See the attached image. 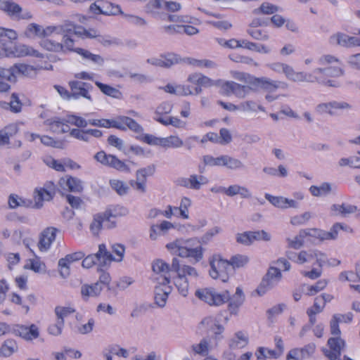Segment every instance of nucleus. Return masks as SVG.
I'll use <instances>...</instances> for the list:
<instances>
[{
	"mask_svg": "<svg viewBox=\"0 0 360 360\" xmlns=\"http://www.w3.org/2000/svg\"><path fill=\"white\" fill-rule=\"evenodd\" d=\"M152 269L156 274L155 280L158 285L155 288V301L160 307L166 304L168 295L172 291L169 285L171 278L178 290L184 297L187 296L189 290V281L198 276L196 269L189 265H181L177 258L172 259L170 266L162 259H156L153 262Z\"/></svg>",
	"mask_w": 360,
	"mask_h": 360,
	"instance_id": "nucleus-1",
	"label": "nucleus"
},
{
	"mask_svg": "<svg viewBox=\"0 0 360 360\" xmlns=\"http://www.w3.org/2000/svg\"><path fill=\"white\" fill-rule=\"evenodd\" d=\"M319 63L326 67L316 68L311 72H296L292 67L283 63H274L271 68L274 70H282L286 78L294 82L318 83L326 86L338 87L340 82L336 79L345 73L340 59L332 55H323L319 58Z\"/></svg>",
	"mask_w": 360,
	"mask_h": 360,
	"instance_id": "nucleus-2",
	"label": "nucleus"
},
{
	"mask_svg": "<svg viewBox=\"0 0 360 360\" xmlns=\"http://www.w3.org/2000/svg\"><path fill=\"white\" fill-rule=\"evenodd\" d=\"M353 319V314H335L330 321V333L331 337L328 339L326 346L323 348L324 356L329 360H340L342 352L346 349L347 343L341 337L340 323L342 322L349 323Z\"/></svg>",
	"mask_w": 360,
	"mask_h": 360,
	"instance_id": "nucleus-3",
	"label": "nucleus"
},
{
	"mask_svg": "<svg viewBox=\"0 0 360 360\" xmlns=\"http://www.w3.org/2000/svg\"><path fill=\"white\" fill-rule=\"evenodd\" d=\"M340 230H344V226L340 223L335 224L329 231L319 229H302L293 239H287L288 248L298 250L304 245L306 240L315 243L324 240H335Z\"/></svg>",
	"mask_w": 360,
	"mask_h": 360,
	"instance_id": "nucleus-4",
	"label": "nucleus"
},
{
	"mask_svg": "<svg viewBox=\"0 0 360 360\" xmlns=\"http://www.w3.org/2000/svg\"><path fill=\"white\" fill-rule=\"evenodd\" d=\"M17 39L18 34L14 30L0 27V48L6 57L20 58L32 56L41 58H44L37 51L25 44L14 45L12 47L6 46L7 43L13 42Z\"/></svg>",
	"mask_w": 360,
	"mask_h": 360,
	"instance_id": "nucleus-5",
	"label": "nucleus"
},
{
	"mask_svg": "<svg viewBox=\"0 0 360 360\" xmlns=\"http://www.w3.org/2000/svg\"><path fill=\"white\" fill-rule=\"evenodd\" d=\"M168 250L174 255L184 258H192L199 262L203 257L202 244L196 238L187 240L176 239L166 245Z\"/></svg>",
	"mask_w": 360,
	"mask_h": 360,
	"instance_id": "nucleus-6",
	"label": "nucleus"
},
{
	"mask_svg": "<svg viewBox=\"0 0 360 360\" xmlns=\"http://www.w3.org/2000/svg\"><path fill=\"white\" fill-rule=\"evenodd\" d=\"M89 124L105 129L115 128L121 131H126L129 129L136 133H140L143 131L141 126L134 120L122 115L112 119L91 117L89 118Z\"/></svg>",
	"mask_w": 360,
	"mask_h": 360,
	"instance_id": "nucleus-7",
	"label": "nucleus"
},
{
	"mask_svg": "<svg viewBox=\"0 0 360 360\" xmlns=\"http://www.w3.org/2000/svg\"><path fill=\"white\" fill-rule=\"evenodd\" d=\"M276 264L279 268L270 266L261 283L257 287L256 291L259 295H264L281 279L282 274L281 270L289 271L291 266L290 262L283 257L278 259Z\"/></svg>",
	"mask_w": 360,
	"mask_h": 360,
	"instance_id": "nucleus-8",
	"label": "nucleus"
},
{
	"mask_svg": "<svg viewBox=\"0 0 360 360\" xmlns=\"http://www.w3.org/2000/svg\"><path fill=\"white\" fill-rule=\"evenodd\" d=\"M286 255L292 262L308 267L317 265L321 268L327 259L326 254L318 250H300L298 252H288Z\"/></svg>",
	"mask_w": 360,
	"mask_h": 360,
	"instance_id": "nucleus-9",
	"label": "nucleus"
},
{
	"mask_svg": "<svg viewBox=\"0 0 360 360\" xmlns=\"http://www.w3.org/2000/svg\"><path fill=\"white\" fill-rule=\"evenodd\" d=\"M187 84H181L183 96L198 95L202 92V88H208L214 85V82L208 77L200 73H193L187 78Z\"/></svg>",
	"mask_w": 360,
	"mask_h": 360,
	"instance_id": "nucleus-10",
	"label": "nucleus"
},
{
	"mask_svg": "<svg viewBox=\"0 0 360 360\" xmlns=\"http://www.w3.org/2000/svg\"><path fill=\"white\" fill-rule=\"evenodd\" d=\"M253 81L251 82L252 86L255 88V91L263 90L267 94L265 96L268 101H272L278 97L276 92L279 89H285L287 84L277 80H273L266 77H257L253 75L252 78Z\"/></svg>",
	"mask_w": 360,
	"mask_h": 360,
	"instance_id": "nucleus-11",
	"label": "nucleus"
},
{
	"mask_svg": "<svg viewBox=\"0 0 360 360\" xmlns=\"http://www.w3.org/2000/svg\"><path fill=\"white\" fill-rule=\"evenodd\" d=\"M195 296L210 306H221L230 300V292L228 290L217 292L213 288H205L195 291Z\"/></svg>",
	"mask_w": 360,
	"mask_h": 360,
	"instance_id": "nucleus-12",
	"label": "nucleus"
},
{
	"mask_svg": "<svg viewBox=\"0 0 360 360\" xmlns=\"http://www.w3.org/2000/svg\"><path fill=\"white\" fill-rule=\"evenodd\" d=\"M210 275L214 279L226 282L229 276L233 274L229 261L224 259L220 255H214L210 261Z\"/></svg>",
	"mask_w": 360,
	"mask_h": 360,
	"instance_id": "nucleus-13",
	"label": "nucleus"
},
{
	"mask_svg": "<svg viewBox=\"0 0 360 360\" xmlns=\"http://www.w3.org/2000/svg\"><path fill=\"white\" fill-rule=\"evenodd\" d=\"M42 69H49V67L42 64H38L34 67L24 63H16L9 69H5V74L1 75V78H6L10 82H15L18 77H32L36 75L37 70Z\"/></svg>",
	"mask_w": 360,
	"mask_h": 360,
	"instance_id": "nucleus-14",
	"label": "nucleus"
},
{
	"mask_svg": "<svg viewBox=\"0 0 360 360\" xmlns=\"http://www.w3.org/2000/svg\"><path fill=\"white\" fill-rule=\"evenodd\" d=\"M231 76L236 80L243 82L245 85L236 83L235 88L234 95L239 98H243L247 96L250 91H255V88L252 86V82L253 75L248 72L231 71Z\"/></svg>",
	"mask_w": 360,
	"mask_h": 360,
	"instance_id": "nucleus-15",
	"label": "nucleus"
},
{
	"mask_svg": "<svg viewBox=\"0 0 360 360\" xmlns=\"http://www.w3.org/2000/svg\"><path fill=\"white\" fill-rule=\"evenodd\" d=\"M116 215L112 213L111 210H107L104 212L94 214L89 226L91 232L93 235L98 236L105 223H111V224H106L108 228L114 227L115 225L114 219Z\"/></svg>",
	"mask_w": 360,
	"mask_h": 360,
	"instance_id": "nucleus-16",
	"label": "nucleus"
},
{
	"mask_svg": "<svg viewBox=\"0 0 360 360\" xmlns=\"http://www.w3.org/2000/svg\"><path fill=\"white\" fill-rule=\"evenodd\" d=\"M68 86L72 91L73 100L84 98L92 101L91 91L93 89V86L90 83L74 79L68 82Z\"/></svg>",
	"mask_w": 360,
	"mask_h": 360,
	"instance_id": "nucleus-17",
	"label": "nucleus"
},
{
	"mask_svg": "<svg viewBox=\"0 0 360 360\" xmlns=\"http://www.w3.org/2000/svg\"><path fill=\"white\" fill-rule=\"evenodd\" d=\"M94 158L101 164L112 167L119 171L128 172L129 170V167L123 161L119 160L115 155L107 154L103 150L96 153Z\"/></svg>",
	"mask_w": 360,
	"mask_h": 360,
	"instance_id": "nucleus-18",
	"label": "nucleus"
},
{
	"mask_svg": "<svg viewBox=\"0 0 360 360\" xmlns=\"http://www.w3.org/2000/svg\"><path fill=\"white\" fill-rule=\"evenodd\" d=\"M191 201L189 198L184 197L181 199L180 206L174 207L168 205L167 208L162 212V214L167 218H171L172 216L184 219H188V208L191 207Z\"/></svg>",
	"mask_w": 360,
	"mask_h": 360,
	"instance_id": "nucleus-19",
	"label": "nucleus"
},
{
	"mask_svg": "<svg viewBox=\"0 0 360 360\" xmlns=\"http://www.w3.org/2000/svg\"><path fill=\"white\" fill-rule=\"evenodd\" d=\"M147 7L151 12L158 13L163 11L174 13L181 10V5L174 1L151 0L148 3Z\"/></svg>",
	"mask_w": 360,
	"mask_h": 360,
	"instance_id": "nucleus-20",
	"label": "nucleus"
},
{
	"mask_svg": "<svg viewBox=\"0 0 360 360\" xmlns=\"http://www.w3.org/2000/svg\"><path fill=\"white\" fill-rule=\"evenodd\" d=\"M271 239L270 235L265 231H245L238 233L236 241L240 244L250 245L255 240L269 241Z\"/></svg>",
	"mask_w": 360,
	"mask_h": 360,
	"instance_id": "nucleus-21",
	"label": "nucleus"
},
{
	"mask_svg": "<svg viewBox=\"0 0 360 360\" xmlns=\"http://www.w3.org/2000/svg\"><path fill=\"white\" fill-rule=\"evenodd\" d=\"M56 186L51 182L49 181L43 188H37L34 191V198L37 207L42 206L43 202L49 201L53 199L56 194Z\"/></svg>",
	"mask_w": 360,
	"mask_h": 360,
	"instance_id": "nucleus-22",
	"label": "nucleus"
},
{
	"mask_svg": "<svg viewBox=\"0 0 360 360\" xmlns=\"http://www.w3.org/2000/svg\"><path fill=\"white\" fill-rule=\"evenodd\" d=\"M58 231V230L53 226L47 227L42 231L39 235L37 243V247L40 252H46L50 249L56 240Z\"/></svg>",
	"mask_w": 360,
	"mask_h": 360,
	"instance_id": "nucleus-23",
	"label": "nucleus"
},
{
	"mask_svg": "<svg viewBox=\"0 0 360 360\" xmlns=\"http://www.w3.org/2000/svg\"><path fill=\"white\" fill-rule=\"evenodd\" d=\"M85 253L82 251L75 252L66 255L58 261L60 274L63 277H67L70 272V265L75 262L79 261L84 258Z\"/></svg>",
	"mask_w": 360,
	"mask_h": 360,
	"instance_id": "nucleus-24",
	"label": "nucleus"
},
{
	"mask_svg": "<svg viewBox=\"0 0 360 360\" xmlns=\"http://www.w3.org/2000/svg\"><path fill=\"white\" fill-rule=\"evenodd\" d=\"M0 10L6 13L10 17H15L18 19H30L32 18V15L30 12L21 14L22 8L21 6L11 1V0H2L0 1Z\"/></svg>",
	"mask_w": 360,
	"mask_h": 360,
	"instance_id": "nucleus-25",
	"label": "nucleus"
},
{
	"mask_svg": "<svg viewBox=\"0 0 360 360\" xmlns=\"http://www.w3.org/2000/svg\"><path fill=\"white\" fill-rule=\"evenodd\" d=\"M13 332L15 335L26 340H32L37 338L39 335V328L34 324H32L30 326L16 325L14 326Z\"/></svg>",
	"mask_w": 360,
	"mask_h": 360,
	"instance_id": "nucleus-26",
	"label": "nucleus"
},
{
	"mask_svg": "<svg viewBox=\"0 0 360 360\" xmlns=\"http://www.w3.org/2000/svg\"><path fill=\"white\" fill-rule=\"evenodd\" d=\"M44 124L47 126L50 131L56 134L67 133L69 132L70 129L68 122L58 117H53L46 119L44 122Z\"/></svg>",
	"mask_w": 360,
	"mask_h": 360,
	"instance_id": "nucleus-27",
	"label": "nucleus"
},
{
	"mask_svg": "<svg viewBox=\"0 0 360 360\" xmlns=\"http://www.w3.org/2000/svg\"><path fill=\"white\" fill-rule=\"evenodd\" d=\"M58 184L63 190L69 192L81 193L83 190L82 181L71 176L60 178Z\"/></svg>",
	"mask_w": 360,
	"mask_h": 360,
	"instance_id": "nucleus-28",
	"label": "nucleus"
},
{
	"mask_svg": "<svg viewBox=\"0 0 360 360\" xmlns=\"http://www.w3.org/2000/svg\"><path fill=\"white\" fill-rule=\"evenodd\" d=\"M207 180L203 176H198L195 174L191 175L188 178H180L177 180L178 185L186 188L198 190L202 184H207Z\"/></svg>",
	"mask_w": 360,
	"mask_h": 360,
	"instance_id": "nucleus-29",
	"label": "nucleus"
},
{
	"mask_svg": "<svg viewBox=\"0 0 360 360\" xmlns=\"http://www.w3.org/2000/svg\"><path fill=\"white\" fill-rule=\"evenodd\" d=\"M265 198L278 208L287 209L297 207V203L295 200H290L282 196H274L269 193H266Z\"/></svg>",
	"mask_w": 360,
	"mask_h": 360,
	"instance_id": "nucleus-30",
	"label": "nucleus"
},
{
	"mask_svg": "<svg viewBox=\"0 0 360 360\" xmlns=\"http://www.w3.org/2000/svg\"><path fill=\"white\" fill-rule=\"evenodd\" d=\"M259 20H253L247 30L248 34L257 40H267L269 39V32L265 28L259 27Z\"/></svg>",
	"mask_w": 360,
	"mask_h": 360,
	"instance_id": "nucleus-31",
	"label": "nucleus"
},
{
	"mask_svg": "<svg viewBox=\"0 0 360 360\" xmlns=\"http://www.w3.org/2000/svg\"><path fill=\"white\" fill-rule=\"evenodd\" d=\"M75 53L79 56L83 61L86 63L95 65H102L104 63V58L101 55L93 53L86 49L78 47L75 50Z\"/></svg>",
	"mask_w": 360,
	"mask_h": 360,
	"instance_id": "nucleus-32",
	"label": "nucleus"
},
{
	"mask_svg": "<svg viewBox=\"0 0 360 360\" xmlns=\"http://www.w3.org/2000/svg\"><path fill=\"white\" fill-rule=\"evenodd\" d=\"M19 132L16 123H11L0 130V146L10 143V139L15 137Z\"/></svg>",
	"mask_w": 360,
	"mask_h": 360,
	"instance_id": "nucleus-33",
	"label": "nucleus"
},
{
	"mask_svg": "<svg viewBox=\"0 0 360 360\" xmlns=\"http://www.w3.org/2000/svg\"><path fill=\"white\" fill-rule=\"evenodd\" d=\"M27 139L30 141H34L36 139H40L41 143L46 146H50L56 148H63L64 147V142L61 140H56L49 136H39L34 133H29L27 134Z\"/></svg>",
	"mask_w": 360,
	"mask_h": 360,
	"instance_id": "nucleus-34",
	"label": "nucleus"
},
{
	"mask_svg": "<svg viewBox=\"0 0 360 360\" xmlns=\"http://www.w3.org/2000/svg\"><path fill=\"white\" fill-rule=\"evenodd\" d=\"M249 342V337L245 331L236 332L233 337L229 341V346L231 349H242L245 347Z\"/></svg>",
	"mask_w": 360,
	"mask_h": 360,
	"instance_id": "nucleus-35",
	"label": "nucleus"
},
{
	"mask_svg": "<svg viewBox=\"0 0 360 360\" xmlns=\"http://www.w3.org/2000/svg\"><path fill=\"white\" fill-rule=\"evenodd\" d=\"M245 296L242 289L238 287L233 296L230 295V300L228 301V309L231 314H237L239 307L243 304Z\"/></svg>",
	"mask_w": 360,
	"mask_h": 360,
	"instance_id": "nucleus-36",
	"label": "nucleus"
},
{
	"mask_svg": "<svg viewBox=\"0 0 360 360\" xmlns=\"http://www.w3.org/2000/svg\"><path fill=\"white\" fill-rule=\"evenodd\" d=\"M97 2L101 3L102 11L103 15H124L120 5L112 3L107 0H97Z\"/></svg>",
	"mask_w": 360,
	"mask_h": 360,
	"instance_id": "nucleus-37",
	"label": "nucleus"
},
{
	"mask_svg": "<svg viewBox=\"0 0 360 360\" xmlns=\"http://www.w3.org/2000/svg\"><path fill=\"white\" fill-rule=\"evenodd\" d=\"M349 107L347 103L330 102L319 104L317 107L318 111L321 113L335 114L338 109H344Z\"/></svg>",
	"mask_w": 360,
	"mask_h": 360,
	"instance_id": "nucleus-38",
	"label": "nucleus"
},
{
	"mask_svg": "<svg viewBox=\"0 0 360 360\" xmlns=\"http://www.w3.org/2000/svg\"><path fill=\"white\" fill-rule=\"evenodd\" d=\"M55 30L54 27H48L46 30H44L39 25L31 23L27 26L25 34L28 37H45L46 32H53Z\"/></svg>",
	"mask_w": 360,
	"mask_h": 360,
	"instance_id": "nucleus-39",
	"label": "nucleus"
},
{
	"mask_svg": "<svg viewBox=\"0 0 360 360\" xmlns=\"http://www.w3.org/2000/svg\"><path fill=\"white\" fill-rule=\"evenodd\" d=\"M102 290L103 286H100L98 283L84 284L81 288V294L82 298L87 300L90 297L98 296Z\"/></svg>",
	"mask_w": 360,
	"mask_h": 360,
	"instance_id": "nucleus-40",
	"label": "nucleus"
},
{
	"mask_svg": "<svg viewBox=\"0 0 360 360\" xmlns=\"http://www.w3.org/2000/svg\"><path fill=\"white\" fill-rule=\"evenodd\" d=\"M201 324L209 328L210 330L213 332L216 338H219V335H221L224 330V326L218 323L216 319L212 316L205 318L201 321Z\"/></svg>",
	"mask_w": 360,
	"mask_h": 360,
	"instance_id": "nucleus-41",
	"label": "nucleus"
},
{
	"mask_svg": "<svg viewBox=\"0 0 360 360\" xmlns=\"http://www.w3.org/2000/svg\"><path fill=\"white\" fill-rule=\"evenodd\" d=\"M75 311V307L72 304H68L66 306L58 305L54 309L56 319L63 321L65 319L73 315Z\"/></svg>",
	"mask_w": 360,
	"mask_h": 360,
	"instance_id": "nucleus-42",
	"label": "nucleus"
},
{
	"mask_svg": "<svg viewBox=\"0 0 360 360\" xmlns=\"http://www.w3.org/2000/svg\"><path fill=\"white\" fill-rule=\"evenodd\" d=\"M96 254L98 262L103 265L110 264L115 261L113 255L107 250L106 245L103 243L98 245V250Z\"/></svg>",
	"mask_w": 360,
	"mask_h": 360,
	"instance_id": "nucleus-43",
	"label": "nucleus"
},
{
	"mask_svg": "<svg viewBox=\"0 0 360 360\" xmlns=\"http://www.w3.org/2000/svg\"><path fill=\"white\" fill-rule=\"evenodd\" d=\"M18 349V347L15 340L7 339L0 347V356L4 357L11 356Z\"/></svg>",
	"mask_w": 360,
	"mask_h": 360,
	"instance_id": "nucleus-44",
	"label": "nucleus"
},
{
	"mask_svg": "<svg viewBox=\"0 0 360 360\" xmlns=\"http://www.w3.org/2000/svg\"><path fill=\"white\" fill-rule=\"evenodd\" d=\"M95 84L98 87L101 91L106 96L114 98H121L122 96V92L113 86L98 81H96Z\"/></svg>",
	"mask_w": 360,
	"mask_h": 360,
	"instance_id": "nucleus-45",
	"label": "nucleus"
},
{
	"mask_svg": "<svg viewBox=\"0 0 360 360\" xmlns=\"http://www.w3.org/2000/svg\"><path fill=\"white\" fill-rule=\"evenodd\" d=\"M229 261L231 266L232 273L233 274L236 269L243 268L246 266L250 259L247 255L237 254L232 256Z\"/></svg>",
	"mask_w": 360,
	"mask_h": 360,
	"instance_id": "nucleus-46",
	"label": "nucleus"
},
{
	"mask_svg": "<svg viewBox=\"0 0 360 360\" xmlns=\"http://www.w3.org/2000/svg\"><path fill=\"white\" fill-rule=\"evenodd\" d=\"M184 141L178 136L171 135L162 138L161 147L165 148H177L183 146Z\"/></svg>",
	"mask_w": 360,
	"mask_h": 360,
	"instance_id": "nucleus-47",
	"label": "nucleus"
},
{
	"mask_svg": "<svg viewBox=\"0 0 360 360\" xmlns=\"http://www.w3.org/2000/svg\"><path fill=\"white\" fill-rule=\"evenodd\" d=\"M174 225L167 221H163L160 224L153 225L150 227V237L153 240H155L158 233H165L167 231L173 228Z\"/></svg>",
	"mask_w": 360,
	"mask_h": 360,
	"instance_id": "nucleus-48",
	"label": "nucleus"
},
{
	"mask_svg": "<svg viewBox=\"0 0 360 360\" xmlns=\"http://www.w3.org/2000/svg\"><path fill=\"white\" fill-rule=\"evenodd\" d=\"M178 59L176 56L173 53H168L167 55L161 56L158 59H156L153 64L160 67L169 68L176 63Z\"/></svg>",
	"mask_w": 360,
	"mask_h": 360,
	"instance_id": "nucleus-49",
	"label": "nucleus"
},
{
	"mask_svg": "<svg viewBox=\"0 0 360 360\" xmlns=\"http://www.w3.org/2000/svg\"><path fill=\"white\" fill-rule=\"evenodd\" d=\"M188 64L199 68H214L216 67V63L208 59H202V60H198L192 58H188L185 60Z\"/></svg>",
	"mask_w": 360,
	"mask_h": 360,
	"instance_id": "nucleus-50",
	"label": "nucleus"
},
{
	"mask_svg": "<svg viewBox=\"0 0 360 360\" xmlns=\"http://www.w3.org/2000/svg\"><path fill=\"white\" fill-rule=\"evenodd\" d=\"M84 39H96L99 42L107 44H110V40H105L101 34L100 30L96 27L86 28Z\"/></svg>",
	"mask_w": 360,
	"mask_h": 360,
	"instance_id": "nucleus-51",
	"label": "nucleus"
},
{
	"mask_svg": "<svg viewBox=\"0 0 360 360\" xmlns=\"http://www.w3.org/2000/svg\"><path fill=\"white\" fill-rule=\"evenodd\" d=\"M331 210L346 216L347 214L354 213L357 210V207L355 205L345 203L342 205L334 204L331 206Z\"/></svg>",
	"mask_w": 360,
	"mask_h": 360,
	"instance_id": "nucleus-52",
	"label": "nucleus"
},
{
	"mask_svg": "<svg viewBox=\"0 0 360 360\" xmlns=\"http://www.w3.org/2000/svg\"><path fill=\"white\" fill-rule=\"evenodd\" d=\"M41 46L50 51L53 52H61L63 51V45L60 42H56L53 40L44 38L41 39Z\"/></svg>",
	"mask_w": 360,
	"mask_h": 360,
	"instance_id": "nucleus-53",
	"label": "nucleus"
},
{
	"mask_svg": "<svg viewBox=\"0 0 360 360\" xmlns=\"http://www.w3.org/2000/svg\"><path fill=\"white\" fill-rule=\"evenodd\" d=\"M43 161L49 167L52 168L57 172H65L63 159L58 160L52 156L47 155L44 158Z\"/></svg>",
	"mask_w": 360,
	"mask_h": 360,
	"instance_id": "nucleus-54",
	"label": "nucleus"
},
{
	"mask_svg": "<svg viewBox=\"0 0 360 360\" xmlns=\"http://www.w3.org/2000/svg\"><path fill=\"white\" fill-rule=\"evenodd\" d=\"M25 268L31 269L36 273H40L45 269L46 265L41 261L39 257H35L27 260Z\"/></svg>",
	"mask_w": 360,
	"mask_h": 360,
	"instance_id": "nucleus-55",
	"label": "nucleus"
},
{
	"mask_svg": "<svg viewBox=\"0 0 360 360\" xmlns=\"http://www.w3.org/2000/svg\"><path fill=\"white\" fill-rule=\"evenodd\" d=\"M309 191L314 196L326 195L331 191L330 184L328 183H323L321 186H311Z\"/></svg>",
	"mask_w": 360,
	"mask_h": 360,
	"instance_id": "nucleus-56",
	"label": "nucleus"
},
{
	"mask_svg": "<svg viewBox=\"0 0 360 360\" xmlns=\"http://www.w3.org/2000/svg\"><path fill=\"white\" fill-rule=\"evenodd\" d=\"M110 186L117 194L120 195L127 193L129 189V187L127 184L117 179L110 180Z\"/></svg>",
	"mask_w": 360,
	"mask_h": 360,
	"instance_id": "nucleus-57",
	"label": "nucleus"
},
{
	"mask_svg": "<svg viewBox=\"0 0 360 360\" xmlns=\"http://www.w3.org/2000/svg\"><path fill=\"white\" fill-rule=\"evenodd\" d=\"M156 120L165 126L172 125L179 128L184 126V122L176 117H156Z\"/></svg>",
	"mask_w": 360,
	"mask_h": 360,
	"instance_id": "nucleus-58",
	"label": "nucleus"
},
{
	"mask_svg": "<svg viewBox=\"0 0 360 360\" xmlns=\"http://www.w3.org/2000/svg\"><path fill=\"white\" fill-rule=\"evenodd\" d=\"M328 285V281L326 279L319 280L315 284L309 285L307 288V294L309 296H312L323 290L326 288Z\"/></svg>",
	"mask_w": 360,
	"mask_h": 360,
	"instance_id": "nucleus-59",
	"label": "nucleus"
},
{
	"mask_svg": "<svg viewBox=\"0 0 360 360\" xmlns=\"http://www.w3.org/2000/svg\"><path fill=\"white\" fill-rule=\"evenodd\" d=\"M173 105L169 101H164L161 103L156 108L155 114L157 117H163V116L168 115L171 112Z\"/></svg>",
	"mask_w": 360,
	"mask_h": 360,
	"instance_id": "nucleus-60",
	"label": "nucleus"
},
{
	"mask_svg": "<svg viewBox=\"0 0 360 360\" xmlns=\"http://www.w3.org/2000/svg\"><path fill=\"white\" fill-rule=\"evenodd\" d=\"M223 166H225L231 169H236L240 168L243 166V164L238 159L229 157L228 155H223Z\"/></svg>",
	"mask_w": 360,
	"mask_h": 360,
	"instance_id": "nucleus-61",
	"label": "nucleus"
},
{
	"mask_svg": "<svg viewBox=\"0 0 360 360\" xmlns=\"http://www.w3.org/2000/svg\"><path fill=\"white\" fill-rule=\"evenodd\" d=\"M240 109L243 111H264V108L253 101H247L240 104Z\"/></svg>",
	"mask_w": 360,
	"mask_h": 360,
	"instance_id": "nucleus-62",
	"label": "nucleus"
},
{
	"mask_svg": "<svg viewBox=\"0 0 360 360\" xmlns=\"http://www.w3.org/2000/svg\"><path fill=\"white\" fill-rule=\"evenodd\" d=\"M98 271L99 272V279L96 283H98L100 286H103V289L105 288H109L111 281L110 274L102 269H98Z\"/></svg>",
	"mask_w": 360,
	"mask_h": 360,
	"instance_id": "nucleus-63",
	"label": "nucleus"
},
{
	"mask_svg": "<svg viewBox=\"0 0 360 360\" xmlns=\"http://www.w3.org/2000/svg\"><path fill=\"white\" fill-rule=\"evenodd\" d=\"M349 35L343 33H338L336 34L331 36L330 41L332 43L335 42L337 44L342 46L349 47Z\"/></svg>",
	"mask_w": 360,
	"mask_h": 360,
	"instance_id": "nucleus-64",
	"label": "nucleus"
}]
</instances>
